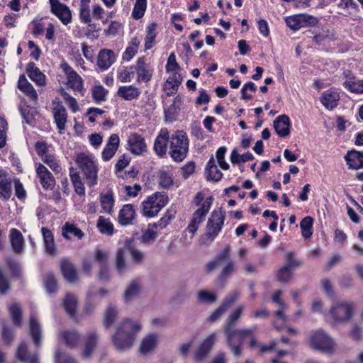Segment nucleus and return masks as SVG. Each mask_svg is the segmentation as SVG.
I'll list each match as a JSON object with an SVG mask.
<instances>
[{"label": "nucleus", "mask_w": 363, "mask_h": 363, "mask_svg": "<svg viewBox=\"0 0 363 363\" xmlns=\"http://www.w3.org/2000/svg\"><path fill=\"white\" fill-rule=\"evenodd\" d=\"M141 329L142 325L140 321L129 318H126L118 324L116 332L111 338L116 350L124 352L130 350L135 342L136 334Z\"/></svg>", "instance_id": "nucleus-1"}, {"label": "nucleus", "mask_w": 363, "mask_h": 363, "mask_svg": "<svg viewBox=\"0 0 363 363\" xmlns=\"http://www.w3.org/2000/svg\"><path fill=\"white\" fill-rule=\"evenodd\" d=\"M354 311L355 304L353 302L342 301L333 306L325 316L333 324H342L350 321Z\"/></svg>", "instance_id": "nucleus-2"}, {"label": "nucleus", "mask_w": 363, "mask_h": 363, "mask_svg": "<svg viewBox=\"0 0 363 363\" xmlns=\"http://www.w3.org/2000/svg\"><path fill=\"white\" fill-rule=\"evenodd\" d=\"M75 162L86 180V184L89 186L96 185L98 178V167L93 157L82 152L77 155Z\"/></svg>", "instance_id": "nucleus-3"}, {"label": "nucleus", "mask_w": 363, "mask_h": 363, "mask_svg": "<svg viewBox=\"0 0 363 363\" xmlns=\"http://www.w3.org/2000/svg\"><path fill=\"white\" fill-rule=\"evenodd\" d=\"M169 154L177 162L183 161L189 151V139L183 131H177L169 140Z\"/></svg>", "instance_id": "nucleus-4"}, {"label": "nucleus", "mask_w": 363, "mask_h": 363, "mask_svg": "<svg viewBox=\"0 0 363 363\" xmlns=\"http://www.w3.org/2000/svg\"><path fill=\"white\" fill-rule=\"evenodd\" d=\"M308 343L311 348L323 352L330 353L335 347L333 339L322 330L312 333Z\"/></svg>", "instance_id": "nucleus-5"}, {"label": "nucleus", "mask_w": 363, "mask_h": 363, "mask_svg": "<svg viewBox=\"0 0 363 363\" xmlns=\"http://www.w3.org/2000/svg\"><path fill=\"white\" fill-rule=\"evenodd\" d=\"M256 328L238 329L233 330L231 335H225L227 340V345L230 348L233 354L238 357L241 354L240 345L246 337L251 336Z\"/></svg>", "instance_id": "nucleus-6"}, {"label": "nucleus", "mask_w": 363, "mask_h": 363, "mask_svg": "<svg viewBox=\"0 0 363 363\" xmlns=\"http://www.w3.org/2000/svg\"><path fill=\"white\" fill-rule=\"evenodd\" d=\"M225 219V213L220 210L213 211L208 220L206 237L208 241L213 240L221 230Z\"/></svg>", "instance_id": "nucleus-7"}, {"label": "nucleus", "mask_w": 363, "mask_h": 363, "mask_svg": "<svg viewBox=\"0 0 363 363\" xmlns=\"http://www.w3.org/2000/svg\"><path fill=\"white\" fill-rule=\"evenodd\" d=\"M213 200L212 196L206 198L201 204V206L194 213L191 220L187 228L190 233L194 234L196 232L199 224L204 220L206 216L209 212Z\"/></svg>", "instance_id": "nucleus-8"}, {"label": "nucleus", "mask_w": 363, "mask_h": 363, "mask_svg": "<svg viewBox=\"0 0 363 363\" xmlns=\"http://www.w3.org/2000/svg\"><path fill=\"white\" fill-rule=\"evenodd\" d=\"M317 23V19L309 15L298 14L287 17L286 18V25L292 30H296L307 25H314Z\"/></svg>", "instance_id": "nucleus-9"}, {"label": "nucleus", "mask_w": 363, "mask_h": 363, "mask_svg": "<svg viewBox=\"0 0 363 363\" xmlns=\"http://www.w3.org/2000/svg\"><path fill=\"white\" fill-rule=\"evenodd\" d=\"M142 213L145 217L152 218L159 213L158 192L148 196L142 203Z\"/></svg>", "instance_id": "nucleus-10"}, {"label": "nucleus", "mask_w": 363, "mask_h": 363, "mask_svg": "<svg viewBox=\"0 0 363 363\" xmlns=\"http://www.w3.org/2000/svg\"><path fill=\"white\" fill-rule=\"evenodd\" d=\"M216 340L217 334L216 333L208 335L196 351L194 358L198 361L203 359L212 350Z\"/></svg>", "instance_id": "nucleus-11"}, {"label": "nucleus", "mask_w": 363, "mask_h": 363, "mask_svg": "<svg viewBox=\"0 0 363 363\" xmlns=\"http://www.w3.org/2000/svg\"><path fill=\"white\" fill-rule=\"evenodd\" d=\"M50 11L65 26L68 25L72 21V12L69 8L60 1L52 5Z\"/></svg>", "instance_id": "nucleus-12"}, {"label": "nucleus", "mask_w": 363, "mask_h": 363, "mask_svg": "<svg viewBox=\"0 0 363 363\" xmlns=\"http://www.w3.org/2000/svg\"><path fill=\"white\" fill-rule=\"evenodd\" d=\"M12 194V179L8 173L0 169V199L8 201Z\"/></svg>", "instance_id": "nucleus-13"}, {"label": "nucleus", "mask_w": 363, "mask_h": 363, "mask_svg": "<svg viewBox=\"0 0 363 363\" xmlns=\"http://www.w3.org/2000/svg\"><path fill=\"white\" fill-rule=\"evenodd\" d=\"M36 173L40 179V182L45 189H52L55 184V180L52 173L47 169L45 166L39 164L36 167Z\"/></svg>", "instance_id": "nucleus-14"}, {"label": "nucleus", "mask_w": 363, "mask_h": 363, "mask_svg": "<svg viewBox=\"0 0 363 363\" xmlns=\"http://www.w3.org/2000/svg\"><path fill=\"white\" fill-rule=\"evenodd\" d=\"M245 309L244 305H240L228 317L223 325V333L225 335H231L233 330L236 328L237 322L241 316Z\"/></svg>", "instance_id": "nucleus-15"}, {"label": "nucleus", "mask_w": 363, "mask_h": 363, "mask_svg": "<svg viewBox=\"0 0 363 363\" xmlns=\"http://www.w3.org/2000/svg\"><path fill=\"white\" fill-rule=\"evenodd\" d=\"M120 139L117 134H112L102 151V158L104 161L110 160L116 154L119 147Z\"/></svg>", "instance_id": "nucleus-16"}, {"label": "nucleus", "mask_w": 363, "mask_h": 363, "mask_svg": "<svg viewBox=\"0 0 363 363\" xmlns=\"http://www.w3.org/2000/svg\"><path fill=\"white\" fill-rule=\"evenodd\" d=\"M53 115L57 128L62 130L65 128L67 122V112L64 106L60 101H53Z\"/></svg>", "instance_id": "nucleus-17"}, {"label": "nucleus", "mask_w": 363, "mask_h": 363, "mask_svg": "<svg viewBox=\"0 0 363 363\" xmlns=\"http://www.w3.org/2000/svg\"><path fill=\"white\" fill-rule=\"evenodd\" d=\"M290 119L286 115H281L274 121V128L280 137H286L290 133Z\"/></svg>", "instance_id": "nucleus-18"}, {"label": "nucleus", "mask_w": 363, "mask_h": 363, "mask_svg": "<svg viewBox=\"0 0 363 363\" xmlns=\"http://www.w3.org/2000/svg\"><path fill=\"white\" fill-rule=\"evenodd\" d=\"M157 343V336L156 334H148L143 338L138 352L142 355L150 354L156 347Z\"/></svg>", "instance_id": "nucleus-19"}, {"label": "nucleus", "mask_w": 363, "mask_h": 363, "mask_svg": "<svg viewBox=\"0 0 363 363\" xmlns=\"http://www.w3.org/2000/svg\"><path fill=\"white\" fill-rule=\"evenodd\" d=\"M99 199L101 213L112 215L114 211L113 207L115 203L113 191L108 190L106 193H101Z\"/></svg>", "instance_id": "nucleus-20"}, {"label": "nucleus", "mask_w": 363, "mask_h": 363, "mask_svg": "<svg viewBox=\"0 0 363 363\" xmlns=\"http://www.w3.org/2000/svg\"><path fill=\"white\" fill-rule=\"evenodd\" d=\"M128 145L130 152L135 155H140L145 151L146 145L144 139L138 134H131L128 140Z\"/></svg>", "instance_id": "nucleus-21"}, {"label": "nucleus", "mask_w": 363, "mask_h": 363, "mask_svg": "<svg viewBox=\"0 0 363 363\" xmlns=\"http://www.w3.org/2000/svg\"><path fill=\"white\" fill-rule=\"evenodd\" d=\"M115 61V54L111 50H101L98 55L97 65L101 70L108 69Z\"/></svg>", "instance_id": "nucleus-22"}, {"label": "nucleus", "mask_w": 363, "mask_h": 363, "mask_svg": "<svg viewBox=\"0 0 363 363\" xmlns=\"http://www.w3.org/2000/svg\"><path fill=\"white\" fill-rule=\"evenodd\" d=\"M43 237V245L46 253L50 255H55L57 254V247L54 240V235L51 230L45 227L41 229Z\"/></svg>", "instance_id": "nucleus-23"}, {"label": "nucleus", "mask_w": 363, "mask_h": 363, "mask_svg": "<svg viewBox=\"0 0 363 363\" xmlns=\"http://www.w3.org/2000/svg\"><path fill=\"white\" fill-rule=\"evenodd\" d=\"M135 217V211L133 205L126 204L119 212L118 221L121 225H128L132 223Z\"/></svg>", "instance_id": "nucleus-24"}, {"label": "nucleus", "mask_w": 363, "mask_h": 363, "mask_svg": "<svg viewBox=\"0 0 363 363\" xmlns=\"http://www.w3.org/2000/svg\"><path fill=\"white\" fill-rule=\"evenodd\" d=\"M11 245L13 251L16 254H21L24 250V239L22 233L16 228L10 232Z\"/></svg>", "instance_id": "nucleus-25"}, {"label": "nucleus", "mask_w": 363, "mask_h": 363, "mask_svg": "<svg viewBox=\"0 0 363 363\" xmlns=\"http://www.w3.org/2000/svg\"><path fill=\"white\" fill-rule=\"evenodd\" d=\"M62 273L65 279L70 282H74L77 279V274L75 267L67 259H62L60 262Z\"/></svg>", "instance_id": "nucleus-26"}, {"label": "nucleus", "mask_w": 363, "mask_h": 363, "mask_svg": "<svg viewBox=\"0 0 363 363\" xmlns=\"http://www.w3.org/2000/svg\"><path fill=\"white\" fill-rule=\"evenodd\" d=\"M136 71L138 74V80L139 82L143 81L146 82L152 77V69L148 65L145 64L143 57L138 59L136 65Z\"/></svg>", "instance_id": "nucleus-27"}, {"label": "nucleus", "mask_w": 363, "mask_h": 363, "mask_svg": "<svg viewBox=\"0 0 363 363\" xmlns=\"http://www.w3.org/2000/svg\"><path fill=\"white\" fill-rule=\"evenodd\" d=\"M67 74V86L75 91H82L83 89L82 79L71 67L66 69Z\"/></svg>", "instance_id": "nucleus-28"}, {"label": "nucleus", "mask_w": 363, "mask_h": 363, "mask_svg": "<svg viewBox=\"0 0 363 363\" xmlns=\"http://www.w3.org/2000/svg\"><path fill=\"white\" fill-rule=\"evenodd\" d=\"M206 174L207 180H211L215 182H219L223 177L222 172L218 169L216 161L212 155L206 167Z\"/></svg>", "instance_id": "nucleus-29"}, {"label": "nucleus", "mask_w": 363, "mask_h": 363, "mask_svg": "<svg viewBox=\"0 0 363 363\" xmlns=\"http://www.w3.org/2000/svg\"><path fill=\"white\" fill-rule=\"evenodd\" d=\"M140 94V89L133 85L121 86L117 91V95L126 101L135 99Z\"/></svg>", "instance_id": "nucleus-30"}, {"label": "nucleus", "mask_w": 363, "mask_h": 363, "mask_svg": "<svg viewBox=\"0 0 363 363\" xmlns=\"http://www.w3.org/2000/svg\"><path fill=\"white\" fill-rule=\"evenodd\" d=\"M16 356L21 362L39 363L38 355L35 354H28L27 347L23 342L19 345L16 351Z\"/></svg>", "instance_id": "nucleus-31"}, {"label": "nucleus", "mask_w": 363, "mask_h": 363, "mask_svg": "<svg viewBox=\"0 0 363 363\" xmlns=\"http://www.w3.org/2000/svg\"><path fill=\"white\" fill-rule=\"evenodd\" d=\"M98 337L97 334L94 332H91L87 334L84 340V347L82 352L84 358H89L91 355L96 347Z\"/></svg>", "instance_id": "nucleus-32"}, {"label": "nucleus", "mask_w": 363, "mask_h": 363, "mask_svg": "<svg viewBox=\"0 0 363 363\" xmlns=\"http://www.w3.org/2000/svg\"><path fill=\"white\" fill-rule=\"evenodd\" d=\"M349 168L360 169L363 167V153L352 150L349 152L345 157Z\"/></svg>", "instance_id": "nucleus-33"}, {"label": "nucleus", "mask_w": 363, "mask_h": 363, "mask_svg": "<svg viewBox=\"0 0 363 363\" xmlns=\"http://www.w3.org/2000/svg\"><path fill=\"white\" fill-rule=\"evenodd\" d=\"M339 99L337 91L329 90L322 94L320 101L327 109L332 110L337 106Z\"/></svg>", "instance_id": "nucleus-34"}, {"label": "nucleus", "mask_w": 363, "mask_h": 363, "mask_svg": "<svg viewBox=\"0 0 363 363\" xmlns=\"http://www.w3.org/2000/svg\"><path fill=\"white\" fill-rule=\"evenodd\" d=\"M119 311L116 306L109 304L104 312V325L105 328H108L118 318Z\"/></svg>", "instance_id": "nucleus-35"}, {"label": "nucleus", "mask_w": 363, "mask_h": 363, "mask_svg": "<svg viewBox=\"0 0 363 363\" xmlns=\"http://www.w3.org/2000/svg\"><path fill=\"white\" fill-rule=\"evenodd\" d=\"M30 333L37 347L41 345V328L39 322L31 315L30 317Z\"/></svg>", "instance_id": "nucleus-36"}, {"label": "nucleus", "mask_w": 363, "mask_h": 363, "mask_svg": "<svg viewBox=\"0 0 363 363\" xmlns=\"http://www.w3.org/2000/svg\"><path fill=\"white\" fill-rule=\"evenodd\" d=\"M28 77L38 85L45 84V75L39 70L34 62H29L26 67Z\"/></svg>", "instance_id": "nucleus-37"}, {"label": "nucleus", "mask_w": 363, "mask_h": 363, "mask_svg": "<svg viewBox=\"0 0 363 363\" xmlns=\"http://www.w3.org/2000/svg\"><path fill=\"white\" fill-rule=\"evenodd\" d=\"M60 337L67 346H76L80 340L79 334L75 330H64L60 333Z\"/></svg>", "instance_id": "nucleus-38"}, {"label": "nucleus", "mask_w": 363, "mask_h": 363, "mask_svg": "<svg viewBox=\"0 0 363 363\" xmlns=\"http://www.w3.org/2000/svg\"><path fill=\"white\" fill-rule=\"evenodd\" d=\"M70 235H72L78 239H82L84 236V233L82 230L78 228L74 224L67 222L62 227V236L65 239L69 240Z\"/></svg>", "instance_id": "nucleus-39"}, {"label": "nucleus", "mask_w": 363, "mask_h": 363, "mask_svg": "<svg viewBox=\"0 0 363 363\" xmlns=\"http://www.w3.org/2000/svg\"><path fill=\"white\" fill-rule=\"evenodd\" d=\"M96 226L102 234H106L108 236L114 233V227L110 219L106 218L104 216H99L97 220Z\"/></svg>", "instance_id": "nucleus-40"}, {"label": "nucleus", "mask_w": 363, "mask_h": 363, "mask_svg": "<svg viewBox=\"0 0 363 363\" xmlns=\"http://www.w3.org/2000/svg\"><path fill=\"white\" fill-rule=\"evenodd\" d=\"M157 28V23H152L147 27V35L145 41V49H151L155 43V38L157 36L156 29Z\"/></svg>", "instance_id": "nucleus-41"}, {"label": "nucleus", "mask_w": 363, "mask_h": 363, "mask_svg": "<svg viewBox=\"0 0 363 363\" xmlns=\"http://www.w3.org/2000/svg\"><path fill=\"white\" fill-rule=\"evenodd\" d=\"M89 1L86 0H81L80 8H79V17L81 21L87 24L89 26H91V11L89 7Z\"/></svg>", "instance_id": "nucleus-42"}, {"label": "nucleus", "mask_w": 363, "mask_h": 363, "mask_svg": "<svg viewBox=\"0 0 363 363\" xmlns=\"http://www.w3.org/2000/svg\"><path fill=\"white\" fill-rule=\"evenodd\" d=\"M69 171L71 180L74 187L75 192L81 196L84 195L85 188L78 172L72 167L69 169Z\"/></svg>", "instance_id": "nucleus-43"}, {"label": "nucleus", "mask_w": 363, "mask_h": 363, "mask_svg": "<svg viewBox=\"0 0 363 363\" xmlns=\"http://www.w3.org/2000/svg\"><path fill=\"white\" fill-rule=\"evenodd\" d=\"M197 301L201 303H213L217 300V295L216 293L203 289L197 293Z\"/></svg>", "instance_id": "nucleus-44"}, {"label": "nucleus", "mask_w": 363, "mask_h": 363, "mask_svg": "<svg viewBox=\"0 0 363 363\" xmlns=\"http://www.w3.org/2000/svg\"><path fill=\"white\" fill-rule=\"evenodd\" d=\"M313 219L311 216H306L302 219L300 223L302 236L307 239L311 237L313 234Z\"/></svg>", "instance_id": "nucleus-45"}, {"label": "nucleus", "mask_w": 363, "mask_h": 363, "mask_svg": "<svg viewBox=\"0 0 363 363\" xmlns=\"http://www.w3.org/2000/svg\"><path fill=\"white\" fill-rule=\"evenodd\" d=\"M9 314L14 325L20 326L22 320V309L19 304L12 303L9 307Z\"/></svg>", "instance_id": "nucleus-46"}, {"label": "nucleus", "mask_w": 363, "mask_h": 363, "mask_svg": "<svg viewBox=\"0 0 363 363\" xmlns=\"http://www.w3.org/2000/svg\"><path fill=\"white\" fill-rule=\"evenodd\" d=\"M182 77L178 72H174L168 77L164 84L163 89H167L168 87H172L173 91H177L178 88L182 83Z\"/></svg>", "instance_id": "nucleus-47"}, {"label": "nucleus", "mask_w": 363, "mask_h": 363, "mask_svg": "<svg viewBox=\"0 0 363 363\" xmlns=\"http://www.w3.org/2000/svg\"><path fill=\"white\" fill-rule=\"evenodd\" d=\"M64 306L66 311L71 316H74L76 313L77 306V299L73 294H67L64 299Z\"/></svg>", "instance_id": "nucleus-48"}, {"label": "nucleus", "mask_w": 363, "mask_h": 363, "mask_svg": "<svg viewBox=\"0 0 363 363\" xmlns=\"http://www.w3.org/2000/svg\"><path fill=\"white\" fill-rule=\"evenodd\" d=\"M140 290L139 284L135 281H132L127 286L124 293V299L125 302L130 301L138 294Z\"/></svg>", "instance_id": "nucleus-49"}, {"label": "nucleus", "mask_w": 363, "mask_h": 363, "mask_svg": "<svg viewBox=\"0 0 363 363\" xmlns=\"http://www.w3.org/2000/svg\"><path fill=\"white\" fill-rule=\"evenodd\" d=\"M108 90L101 85H97L92 89V96L96 103L105 101L108 94Z\"/></svg>", "instance_id": "nucleus-50"}, {"label": "nucleus", "mask_w": 363, "mask_h": 363, "mask_svg": "<svg viewBox=\"0 0 363 363\" xmlns=\"http://www.w3.org/2000/svg\"><path fill=\"white\" fill-rule=\"evenodd\" d=\"M146 6V0H136L132 12L133 18L137 20L141 18L144 16Z\"/></svg>", "instance_id": "nucleus-51"}, {"label": "nucleus", "mask_w": 363, "mask_h": 363, "mask_svg": "<svg viewBox=\"0 0 363 363\" xmlns=\"http://www.w3.org/2000/svg\"><path fill=\"white\" fill-rule=\"evenodd\" d=\"M344 86L352 93L363 94V80H347Z\"/></svg>", "instance_id": "nucleus-52"}, {"label": "nucleus", "mask_w": 363, "mask_h": 363, "mask_svg": "<svg viewBox=\"0 0 363 363\" xmlns=\"http://www.w3.org/2000/svg\"><path fill=\"white\" fill-rule=\"evenodd\" d=\"M253 155L250 152H247L242 155H240L236 150H233L230 156L231 162L233 164L246 162L247 161L253 160Z\"/></svg>", "instance_id": "nucleus-53"}, {"label": "nucleus", "mask_w": 363, "mask_h": 363, "mask_svg": "<svg viewBox=\"0 0 363 363\" xmlns=\"http://www.w3.org/2000/svg\"><path fill=\"white\" fill-rule=\"evenodd\" d=\"M44 284L48 293H53L57 290V281L52 273H48L45 276Z\"/></svg>", "instance_id": "nucleus-54"}, {"label": "nucleus", "mask_w": 363, "mask_h": 363, "mask_svg": "<svg viewBox=\"0 0 363 363\" xmlns=\"http://www.w3.org/2000/svg\"><path fill=\"white\" fill-rule=\"evenodd\" d=\"M292 277L291 269L288 267L283 266L277 273V279L281 283L289 282Z\"/></svg>", "instance_id": "nucleus-55"}, {"label": "nucleus", "mask_w": 363, "mask_h": 363, "mask_svg": "<svg viewBox=\"0 0 363 363\" xmlns=\"http://www.w3.org/2000/svg\"><path fill=\"white\" fill-rule=\"evenodd\" d=\"M157 228V224L154 223L148 225V228L144 232L142 236V241L143 242H149L157 237V231L155 229Z\"/></svg>", "instance_id": "nucleus-56"}, {"label": "nucleus", "mask_w": 363, "mask_h": 363, "mask_svg": "<svg viewBox=\"0 0 363 363\" xmlns=\"http://www.w3.org/2000/svg\"><path fill=\"white\" fill-rule=\"evenodd\" d=\"M116 269L119 273H122L126 269V264L125 262V252L123 249H119L117 251L116 255Z\"/></svg>", "instance_id": "nucleus-57"}, {"label": "nucleus", "mask_w": 363, "mask_h": 363, "mask_svg": "<svg viewBox=\"0 0 363 363\" xmlns=\"http://www.w3.org/2000/svg\"><path fill=\"white\" fill-rule=\"evenodd\" d=\"M240 292L234 291L225 298L221 305L227 310L240 298Z\"/></svg>", "instance_id": "nucleus-58"}, {"label": "nucleus", "mask_w": 363, "mask_h": 363, "mask_svg": "<svg viewBox=\"0 0 363 363\" xmlns=\"http://www.w3.org/2000/svg\"><path fill=\"white\" fill-rule=\"evenodd\" d=\"M42 160L43 162L47 164L55 172L59 173L61 171L60 166L52 155L48 154L43 155Z\"/></svg>", "instance_id": "nucleus-59"}, {"label": "nucleus", "mask_w": 363, "mask_h": 363, "mask_svg": "<svg viewBox=\"0 0 363 363\" xmlns=\"http://www.w3.org/2000/svg\"><path fill=\"white\" fill-rule=\"evenodd\" d=\"M61 94L72 111L74 113L77 112L79 110V106L77 100L65 91H62Z\"/></svg>", "instance_id": "nucleus-60"}, {"label": "nucleus", "mask_w": 363, "mask_h": 363, "mask_svg": "<svg viewBox=\"0 0 363 363\" xmlns=\"http://www.w3.org/2000/svg\"><path fill=\"white\" fill-rule=\"evenodd\" d=\"M225 147H220L216 152V158L219 166L224 170L229 169V164L225 161Z\"/></svg>", "instance_id": "nucleus-61"}, {"label": "nucleus", "mask_w": 363, "mask_h": 363, "mask_svg": "<svg viewBox=\"0 0 363 363\" xmlns=\"http://www.w3.org/2000/svg\"><path fill=\"white\" fill-rule=\"evenodd\" d=\"M176 212V209L173 207H171L167 211L166 213L160 218V228L167 226L169 221L174 218Z\"/></svg>", "instance_id": "nucleus-62"}, {"label": "nucleus", "mask_w": 363, "mask_h": 363, "mask_svg": "<svg viewBox=\"0 0 363 363\" xmlns=\"http://www.w3.org/2000/svg\"><path fill=\"white\" fill-rule=\"evenodd\" d=\"M230 246H225L223 250L217 255L215 260L221 265L225 262L228 261L230 255Z\"/></svg>", "instance_id": "nucleus-63"}, {"label": "nucleus", "mask_w": 363, "mask_h": 363, "mask_svg": "<svg viewBox=\"0 0 363 363\" xmlns=\"http://www.w3.org/2000/svg\"><path fill=\"white\" fill-rule=\"evenodd\" d=\"M55 363H76V362L69 354L56 352Z\"/></svg>", "instance_id": "nucleus-64"}]
</instances>
